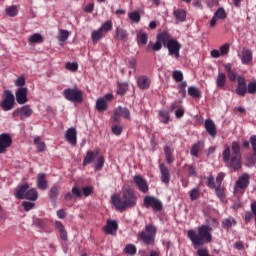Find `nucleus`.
I'll return each mask as SVG.
<instances>
[{
  "label": "nucleus",
  "instance_id": "nucleus-2",
  "mask_svg": "<svg viewBox=\"0 0 256 256\" xmlns=\"http://www.w3.org/2000/svg\"><path fill=\"white\" fill-rule=\"evenodd\" d=\"M222 159L227 167H231L234 171H239L241 169V145L235 141L232 142L231 148L227 146L224 149Z\"/></svg>",
  "mask_w": 256,
  "mask_h": 256
},
{
  "label": "nucleus",
  "instance_id": "nucleus-24",
  "mask_svg": "<svg viewBox=\"0 0 256 256\" xmlns=\"http://www.w3.org/2000/svg\"><path fill=\"white\" fill-rule=\"evenodd\" d=\"M173 16L176 19V23H184L187 19V12L183 9H174Z\"/></svg>",
  "mask_w": 256,
  "mask_h": 256
},
{
  "label": "nucleus",
  "instance_id": "nucleus-42",
  "mask_svg": "<svg viewBox=\"0 0 256 256\" xmlns=\"http://www.w3.org/2000/svg\"><path fill=\"white\" fill-rule=\"evenodd\" d=\"M29 42L34 43H43V36L39 33L32 34L29 38Z\"/></svg>",
  "mask_w": 256,
  "mask_h": 256
},
{
  "label": "nucleus",
  "instance_id": "nucleus-35",
  "mask_svg": "<svg viewBox=\"0 0 256 256\" xmlns=\"http://www.w3.org/2000/svg\"><path fill=\"white\" fill-rule=\"evenodd\" d=\"M137 40H138V43H140L141 45H147V41H148L147 33H145L143 30H139L137 32Z\"/></svg>",
  "mask_w": 256,
  "mask_h": 256
},
{
  "label": "nucleus",
  "instance_id": "nucleus-64",
  "mask_svg": "<svg viewBox=\"0 0 256 256\" xmlns=\"http://www.w3.org/2000/svg\"><path fill=\"white\" fill-rule=\"evenodd\" d=\"M250 145L252 146L253 151H256V135L250 137Z\"/></svg>",
  "mask_w": 256,
  "mask_h": 256
},
{
  "label": "nucleus",
  "instance_id": "nucleus-9",
  "mask_svg": "<svg viewBox=\"0 0 256 256\" xmlns=\"http://www.w3.org/2000/svg\"><path fill=\"white\" fill-rule=\"evenodd\" d=\"M144 206L146 208L151 207L153 211H161V209H163V203L161 200L153 196H146L144 198Z\"/></svg>",
  "mask_w": 256,
  "mask_h": 256
},
{
  "label": "nucleus",
  "instance_id": "nucleus-47",
  "mask_svg": "<svg viewBox=\"0 0 256 256\" xmlns=\"http://www.w3.org/2000/svg\"><path fill=\"white\" fill-rule=\"evenodd\" d=\"M159 115L161 117L160 121L162 123H164L165 125H167V123H169V112L168 111H165V110H161L159 112Z\"/></svg>",
  "mask_w": 256,
  "mask_h": 256
},
{
  "label": "nucleus",
  "instance_id": "nucleus-53",
  "mask_svg": "<svg viewBox=\"0 0 256 256\" xmlns=\"http://www.w3.org/2000/svg\"><path fill=\"white\" fill-rule=\"evenodd\" d=\"M151 49L152 51H161V49H163V44L156 39V42L152 44Z\"/></svg>",
  "mask_w": 256,
  "mask_h": 256
},
{
  "label": "nucleus",
  "instance_id": "nucleus-46",
  "mask_svg": "<svg viewBox=\"0 0 256 256\" xmlns=\"http://www.w3.org/2000/svg\"><path fill=\"white\" fill-rule=\"evenodd\" d=\"M201 195V191L199 188H194L190 191V199L191 201H197Z\"/></svg>",
  "mask_w": 256,
  "mask_h": 256
},
{
  "label": "nucleus",
  "instance_id": "nucleus-37",
  "mask_svg": "<svg viewBox=\"0 0 256 256\" xmlns=\"http://www.w3.org/2000/svg\"><path fill=\"white\" fill-rule=\"evenodd\" d=\"M201 149H203V144L201 142L194 144L190 150V155H192V157H198Z\"/></svg>",
  "mask_w": 256,
  "mask_h": 256
},
{
  "label": "nucleus",
  "instance_id": "nucleus-51",
  "mask_svg": "<svg viewBox=\"0 0 256 256\" xmlns=\"http://www.w3.org/2000/svg\"><path fill=\"white\" fill-rule=\"evenodd\" d=\"M66 69H68V71H77L79 64H77V62H68L66 63Z\"/></svg>",
  "mask_w": 256,
  "mask_h": 256
},
{
  "label": "nucleus",
  "instance_id": "nucleus-3",
  "mask_svg": "<svg viewBox=\"0 0 256 256\" xmlns=\"http://www.w3.org/2000/svg\"><path fill=\"white\" fill-rule=\"evenodd\" d=\"M211 228L209 225H202L198 227V233L195 230L188 231V237L192 244L194 245V249H199L201 245L204 243H211L213 241V236L211 235Z\"/></svg>",
  "mask_w": 256,
  "mask_h": 256
},
{
  "label": "nucleus",
  "instance_id": "nucleus-52",
  "mask_svg": "<svg viewBox=\"0 0 256 256\" xmlns=\"http://www.w3.org/2000/svg\"><path fill=\"white\" fill-rule=\"evenodd\" d=\"M172 77L177 83L183 81V73L181 71H174Z\"/></svg>",
  "mask_w": 256,
  "mask_h": 256
},
{
  "label": "nucleus",
  "instance_id": "nucleus-7",
  "mask_svg": "<svg viewBox=\"0 0 256 256\" xmlns=\"http://www.w3.org/2000/svg\"><path fill=\"white\" fill-rule=\"evenodd\" d=\"M249 187V174H243L237 181L234 186V194H243L245 189Z\"/></svg>",
  "mask_w": 256,
  "mask_h": 256
},
{
  "label": "nucleus",
  "instance_id": "nucleus-29",
  "mask_svg": "<svg viewBox=\"0 0 256 256\" xmlns=\"http://www.w3.org/2000/svg\"><path fill=\"white\" fill-rule=\"evenodd\" d=\"M226 83H227V75H225V73L223 72H219L216 77V87H218V89H223Z\"/></svg>",
  "mask_w": 256,
  "mask_h": 256
},
{
  "label": "nucleus",
  "instance_id": "nucleus-1",
  "mask_svg": "<svg viewBox=\"0 0 256 256\" xmlns=\"http://www.w3.org/2000/svg\"><path fill=\"white\" fill-rule=\"evenodd\" d=\"M111 201L117 211H127V209H133V207L137 205V194L132 188L124 187L122 197L118 194H114L111 197Z\"/></svg>",
  "mask_w": 256,
  "mask_h": 256
},
{
  "label": "nucleus",
  "instance_id": "nucleus-33",
  "mask_svg": "<svg viewBox=\"0 0 256 256\" xmlns=\"http://www.w3.org/2000/svg\"><path fill=\"white\" fill-rule=\"evenodd\" d=\"M104 35H107L110 31H113V22L108 20L104 22L99 28Z\"/></svg>",
  "mask_w": 256,
  "mask_h": 256
},
{
  "label": "nucleus",
  "instance_id": "nucleus-4",
  "mask_svg": "<svg viewBox=\"0 0 256 256\" xmlns=\"http://www.w3.org/2000/svg\"><path fill=\"white\" fill-rule=\"evenodd\" d=\"M157 233V228L152 224L145 227V231L139 234V238L143 241L144 245H153L155 243V235Z\"/></svg>",
  "mask_w": 256,
  "mask_h": 256
},
{
  "label": "nucleus",
  "instance_id": "nucleus-10",
  "mask_svg": "<svg viewBox=\"0 0 256 256\" xmlns=\"http://www.w3.org/2000/svg\"><path fill=\"white\" fill-rule=\"evenodd\" d=\"M122 117L124 119H131V112L129 111V109L119 106L114 110L112 120L115 123H119V121H121Z\"/></svg>",
  "mask_w": 256,
  "mask_h": 256
},
{
  "label": "nucleus",
  "instance_id": "nucleus-61",
  "mask_svg": "<svg viewBox=\"0 0 256 256\" xmlns=\"http://www.w3.org/2000/svg\"><path fill=\"white\" fill-rule=\"evenodd\" d=\"M210 55L213 57V59H219V57H222L221 52L217 49L212 50Z\"/></svg>",
  "mask_w": 256,
  "mask_h": 256
},
{
  "label": "nucleus",
  "instance_id": "nucleus-57",
  "mask_svg": "<svg viewBox=\"0 0 256 256\" xmlns=\"http://www.w3.org/2000/svg\"><path fill=\"white\" fill-rule=\"evenodd\" d=\"M57 195H59V189L56 186H53L50 189V199H57Z\"/></svg>",
  "mask_w": 256,
  "mask_h": 256
},
{
  "label": "nucleus",
  "instance_id": "nucleus-18",
  "mask_svg": "<svg viewBox=\"0 0 256 256\" xmlns=\"http://www.w3.org/2000/svg\"><path fill=\"white\" fill-rule=\"evenodd\" d=\"M117 229H119V224H117V221L115 220H108L104 227L106 235H115V233H117Z\"/></svg>",
  "mask_w": 256,
  "mask_h": 256
},
{
  "label": "nucleus",
  "instance_id": "nucleus-16",
  "mask_svg": "<svg viewBox=\"0 0 256 256\" xmlns=\"http://www.w3.org/2000/svg\"><path fill=\"white\" fill-rule=\"evenodd\" d=\"M238 85L236 88L237 95H240V97H243L245 93H247V82L245 81V77L239 76L237 78Z\"/></svg>",
  "mask_w": 256,
  "mask_h": 256
},
{
  "label": "nucleus",
  "instance_id": "nucleus-59",
  "mask_svg": "<svg viewBox=\"0 0 256 256\" xmlns=\"http://www.w3.org/2000/svg\"><path fill=\"white\" fill-rule=\"evenodd\" d=\"M207 185L209 189H215V178H213V176H208Z\"/></svg>",
  "mask_w": 256,
  "mask_h": 256
},
{
  "label": "nucleus",
  "instance_id": "nucleus-45",
  "mask_svg": "<svg viewBox=\"0 0 256 256\" xmlns=\"http://www.w3.org/2000/svg\"><path fill=\"white\" fill-rule=\"evenodd\" d=\"M128 17L134 23H139V21H141V14H139L138 11H133V12L129 13Z\"/></svg>",
  "mask_w": 256,
  "mask_h": 256
},
{
  "label": "nucleus",
  "instance_id": "nucleus-62",
  "mask_svg": "<svg viewBox=\"0 0 256 256\" xmlns=\"http://www.w3.org/2000/svg\"><path fill=\"white\" fill-rule=\"evenodd\" d=\"M188 172L190 175H192V177H197V170H196L195 166L189 165Z\"/></svg>",
  "mask_w": 256,
  "mask_h": 256
},
{
  "label": "nucleus",
  "instance_id": "nucleus-48",
  "mask_svg": "<svg viewBox=\"0 0 256 256\" xmlns=\"http://www.w3.org/2000/svg\"><path fill=\"white\" fill-rule=\"evenodd\" d=\"M104 163H105V159L103 158V156H99L95 163V170L101 171V169H103Z\"/></svg>",
  "mask_w": 256,
  "mask_h": 256
},
{
  "label": "nucleus",
  "instance_id": "nucleus-38",
  "mask_svg": "<svg viewBox=\"0 0 256 256\" xmlns=\"http://www.w3.org/2000/svg\"><path fill=\"white\" fill-rule=\"evenodd\" d=\"M34 144L36 145L37 151H39L40 153H42V151H45V142L41 141V137L36 136L34 138Z\"/></svg>",
  "mask_w": 256,
  "mask_h": 256
},
{
  "label": "nucleus",
  "instance_id": "nucleus-63",
  "mask_svg": "<svg viewBox=\"0 0 256 256\" xmlns=\"http://www.w3.org/2000/svg\"><path fill=\"white\" fill-rule=\"evenodd\" d=\"M197 254L198 256H210L207 248L198 249Z\"/></svg>",
  "mask_w": 256,
  "mask_h": 256
},
{
  "label": "nucleus",
  "instance_id": "nucleus-12",
  "mask_svg": "<svg viewBox=\"0 0 256 256\" xmlns=\"http://www.w3.org/2000/svg\"><path fill=\"white\" fill-rule=\"evenodd\" d=\"M20 119H27V117H31L33 115V110L29 105H24L21 108L16 109L13 113V117H19Z\"/></svg>",
  "mask_w": 256,
  "mask_h": 256
},
{
  "label": "nucleus",
  "instance_id": "nucleus-44",
  "mask_svg": "<svg viewBox=\"0 0 256 256\" xmlns=\"http://www.w3.org/2000/svg\"><path fill=\"white\" fill-rule=\"evenodd\" d=\"M124 252L126 255H135V253H137V247H135L133 244H128L124 248Z\"/></svg>",
  "mask_w": 256,
  "mask_h": 256
},
{
  "label": "nucleus",
  "instance_id": "nucleus-22",
  "mask_svg": "<svg viewBox=\"0 0 256 256\" xmlns=\"http://www.w3.org/2000/svg\"><path fill=\"white\" fill-rule=\"evenodd\" d=\"M28 190H29V185L27 183L21 186H18L14 193L16 199H25Z\"/></svg>",
  "mask_w": 256,
  "mask_h": 256
},
{
  "label": "nucleus",
  "instance_id": "nucleus-36",
  "mask_svg": "<svg viewBox=\"0 0 256 256\" xmlns=\"http://www.w3.org/2000/svg\"><path fill=\"white\" fill-rule=\"evenodd\" d=\"M93 159H95V152L88 150L86 157L83 160L84 167H87V165H90V163H93Z\"/></svg>",
  "mask_w": 256,
  "mask_h": 256
},
{
  "label": "nucleus",
  "instance_id": "nucleus-21",
  "mask_svg": "<svg viewBox=\"0 0 256 256\" xmlns=\"http://www.w3.org/2000/svg\"><path fill=\"white\" fill-rule=\"evenodd\" d=\"M159 169L162 183H169V181H171V173L169 172V168L166 167L165 164H160Z\"/></svg>",
  "mask_w": 256,
  "mask_h": 256
},
{
  "label": "nucleus",
  "instance_id": "nucleus-26",
  "mask_svg": "<svg viewBox=\"0 0 256 256\" xmlns=\"http://www.w3.org/2000/svg\"><path fill=\"white\" fill-rule=\"evenodd\" d=\"M235 225H237V220H235V218H233V217L224 218L222 220V227L226 231L231 230V228L235 227Z\"/></svg>",
  "mask_w": 256,
  "mask_h": 256
},
{
  "label": "nucleus",
  "instance_id": "nucleus-60",
  "mask_svg": "<svg viewBox=\"0 0 256 256\" xmlns=\"http://www.w3.org/2000/svg\"><path fill=\"white\" fill-rule=\"evenodd\" d=\"M16 87H23L25 85V77L20 76L18 79L15 81Z\"/></svg>",
  "mask_w": 256,
  "mask_h": 256
},
{
  "label": "nucleus",
  "instance_id": "nucleus-41",
  "mask_svg": "<svg viewBox=\"0 0 256 256\" xmlns=\"http://www.w3.org/2000/svg\"><path fill=\"white\" fill-rule=\"evenodd\" d=\"M128 36L127 30H124L123 28H116V38L119 41H125V38Z\"/></svg>",
  "mask_w": 256,
  "mask_h": 256
},
{
  "label": "nucleus",
  "instance_id": "nucleus-17",
  "mask_svg": "<svg viewBox=\"0 0 256 256\" xmlns=\"http://www.w3.org/2000/svg\"><path fill=\"white\" fill-rule=\"evenodd\" d=\"M27 88L20 87L18 91L15 93L16 95V101L19 103V105H25L27 103Z\"/></svg>",
  "mask_w": 256,
  "mask_h": 256
},
{
  "label": "nucleus",
  "instance_id": "nucleus-39",
  "mask_svg": "<svg viewBox=\"0 0 256 256\" xmlns=\"http://www.w3.org/2000/svg\"><path fill=\"white\" fill-rule=\"evenodd\" d=\"M97 111H107V101L102 98H98L96 101Z\"/></svg>",
  "mask_w": 256,
  "mask_h": 256
},
{
  "label": "nucleus",
  "instance_id": "nucleus-56",
  "mask_svg": "<svg viewBox=\"0 0 256 256\" xmlns=\"http://www.w3.org/2000/svg\"><path fill=\"white\" fill-rule=\"evenodd\" d=\"M112 133L118 136L121 135V133H123V127H121L120 125L112 126Z\"/></svg>",
  "mask_w": 256,
  "mask_h": 256
},
{
  "label": "nucleus",
  "instance_id": "nucleus-20",
  "mask_svg": "<svg viewBox=\"0 0 256 256\" xmlns=\"http://www.w3.org/2000/svg\"><path fill=\"white\" fill-rule=\"evenodd\" d=\"M240 59L242 65H250L253 62V51L251 49H243Z\"/></svg>",
  "mask_w": 256,
  "mask_h": 256
},
{
  "label": "nucleus",
  "instance_id": "nucleus-5",
  "mask_svg": "<svg viewBox=\"0 0 256 256\" xmlns=\"http://www.w3.org/2000/svg\"><path fill=\"white\" fill-rule=\"evenodd\" d=\"M64 97L67 101H72L73 103H81L83 101V91L77 87L68 88L64 90Z\"/></svg>",
  "mask_w": 256,
  "mask_h": 256
},
{
  "label": "nucleus",
  "instance_id": "nucleus-32",
  "mask_svg": "<svg viewBox=\"0 0 256 256\" xmlns=\"http://www.w3.org/2000/svg\"><path fill=\"white\" fill-rule=\"evenodd\" d=\"M5 13L8 17H17L19 15V8L16 5L8 6L5 9Z\"/></svg>",
  "mask_w": 256,
  "mask_h": 256
},
{
  "label": "nucleus",
  "instance_id": "nucleus-30",
  "mask_svg": "<svg viewBox=\"0 0 256 256\" xmlns=\"http://www.w3.org/2000/svg\"><path fill=\"white\" fill-rule=\"evenodd\" d=\"M38 197L39 194L37 193V189L31 188L30 190H27L24 199H27L28 201H37Z\"/></svg>",
  "mask_w": 256,
  "mask_h": 256
},
{
  "label": "nucleus",
  "instance_id": "nucleus-8",
  "mask_svg": "<svg viewBox=\"0 0 256 256\" xmlns=\"http://www.w3.org/2000/svg\"><path fill=\"white\" fill-rule=\"evenodd\" d=\"M181 43H179L177 40L173 39L166 45V48L168 49V55L170 57H173L174 59H179L181 57L180 51H181Z\"/></svg>",
  "mask_w": 256,
  "mask_h": 256
},
{
  "label": "nucleus",
  "instance_id": "nucleus-25",
  "mask_svg": "<svg viewBox=\"0 0 256 256\" xmlns=\"http://www.w3.org/2000/svg\"><path fill=\"white\" fill-rule=\"evenodd\" d=\"M156 39H158L164 45V47H167L168 43L170 41H173V38L168 31H163L159 33Z\"/></svg>",
  "mask_w": 256,
  "mask_h": 256
},
{
  "label": "nucleus",
  "instance_id": "nucleus-13",
  "mask_svg": "<svg viewBox=\"0 0 256 256\" xmlns=\"http://www.w3.org/2000/svg\"><path fill=\"white\" fill-rule=\"evenodd\" d=\"M133 181L142 193H147V191H149V184H147V180L141 177V175L134 176Z\"/></svg>",
  "mask_w": 256,
  "mask_h": 256
},
{
  "label": "nucleus",
  "instance_id": "nucleus-58",
  "mask_svg": "<svg viewBox=\"0 0 256 256\" xmlns=\"http://www.w3.org/2000/svg\"><path fill=\"white\" fill-rule=\"evenodd\" d=\"M23 207H24L25 211H31V209H33V207H35V203L29 202V201H24Z\"/></svg>",
  "mask_w": 256,
  "mask_h": 256
},
{
  "label": "nucleus",
  "instance_id": "nucleus-49",
  "mask_svg": "<svg viewBox=\"0 0 256 256\" xmlns=\"http://www.w3.org/2000/svg\"><path fill=\"white\" fill-rule=\"evenodd\" d=\"M214 16L216 19H225L227 17V13L225 12V9L219 8L215 13Z\"/></svg>",
  "mask_w": 256,
  "mask_h": 256
},
{
  "label": "nucleus",
  "instance_id": "nucleus-27",
  "mask_svg": "<svg viewBox=\"0 0 256 256\" xmlns=\"http://www.w3.org/2000/svg\"><path fill=\"white\" fill-rule=\"evenodd\" d=\"M224 69L227 72L230 81H237V73L235 72V69H233V66L230 63L224 64Z\"/></svg>",
  "mask_w": 256,
  "mask_h": 256
},
{
  "label": "nucleus",
  "instance_id": "nucleus-15",
  "mask_svg": "<svg viewBox=\"0 0 256 256\" xmlns=\"http://www.w3.org/2000/svg\"><path fill=\"white\" fill-rule=\"evenodd\" d=\"M36 185L40 191H47L49 183L47 182V175L45 173H39L37 175Z\"/></svg>",
  "mask_w": 256,
  "mask_h": 256
},
{
  "label": "nucleus",
  "instance_id": "nucleus-14",
  "mask_svg": "<svg viewBox=\"0 0 256 256\" xmlns=\"http://www.w3.org/2000/svg\"><path fill=\"white\" fill-rule=\"evenodd\" d=\"M11 143H13L11 136H9L8 134H1L0 135V153H5V151H7V148L11 147Z\"/></svg>",
  "mask_w": 256,
  "mask_h": 256
},
{
  "label": "nucleus",
  "instance_id": "nucleus-6",
  "mask_svg": "<svg viewBox=\"0 0 256 256\" xmlns=\"http://www.w3.org/2000/svg\"><path fill=\"white\" fill-rule=\"evenodd\" d=\"M15 105V95L10 90H5L3 94V100L0 103L1 109L3 111H11Z\"/></svg>",
  "mask_w": 256,
  "mask_h": 256
},
{
  "label": "nucleus",
  "instance_id": "nucleus-31",
  "mask_svg": "<svg viewBox=\"0 0 256 256\" xmlns=\"http://www.w3.org/2000/svg\"><path fill=\"white\" fill-rule=\"evenodd\" d=\"M103 37H105V34L102 32L100 28L97 30H94L91 34V39L93 43H98V41H101Z\"/></svg>",
  "mask_w": 256,
  "mask_h": 256
},
{
  "label": "nucleus",
  "instance_id": "nucleus-34",
  "mask_svg": "<svg viewBox=\"0 0 256 256\" xmlns=\"http://www.w3.org/2000/svg\"><path fill=\"white\" fill-rule=\"evenodd\" d=\"M188 95H190V97H193L194 99H199L201 98V90H199V88L195 86H190L188 88Z\"/></svg>",
  "mask_w": 256,
  "mask_h": 256
},
{
  "label": "nucleus",
  "instance_id": "nucleus-55",
  "mask_svg": "<svg viewBox=\"0 0 256 256\" xmlns=\"http://www.w3.org/2000/svg\"><path fill=\"white\" fill-rule=\"evenodd\" d=\"M220 55L225 56L229 54V44H224L220 47Z\"/></svg>",
  "mask_w": 256,
  "mask_h": 256
},
{
  "label": "nucleus",
  "instance_id": "nucleus-23",
  "mask_svg": "<svg viewBox=\"0 0 256 256\" xmlns=\"http://www.w3.org/2000/svg\"><path fill=\"white\" fill-rule=\"evenodd\" d=\"M205 129L211 137H215L217 135V126L213 120L207 119L205 121Z\"/></svg>",
  "mask_w": 256,
  "mask_h": 256
},
{
  "label": "nucleus",
  "instance_id": "nucleus-28",
  "mask_svg": "<svg viewBox=\"0 0 256 256\" xmlns=\"http://www.w3.org/2000/svg\"><path fill=\"white\" fill-rule=\"evenodd\" d=\"M137 85L140 89H149L151 85V80L147 76H140L137 78Z\"/></svg>",
  "mask_w": 256,
  "mask_h": 256
},
{
  "label": "nucleus",
  "instance_id": "nucleus-19",
  "mask_svg": "<svg viewBox=\"0 0 256 256\" xmlns=\"http://www.w3.org/2000/svg\"><path fill=\"white\" fill-rule=\"evenodd\" d=\"M65 139L70 145H77V130L75 128H69L65 133Z\"/></svg>",
  "mask_w": 256,
  "mask_h": 256
},
{
  "label": "nucleus",
  "instance_id": "nucleus-43",
  "mask_svg": "<svg viewBox=\"0 0 256 256\" xmlns=\"http://www.w3.org/2000/svg\"><path fill=\"white\" fill-rule=\"evenodd\" d=\"M127 89H129V84L127 82L120 83L117 90L118 95H125Z\"/></svg>",
  "mask_w": 256,
  "mask_h": 256
},
{
  "label": "nucleus",
  "instance_id": "nucleus-40",
  "mask_svg": "<svg viewBox=\"0 0 256 256\" xmlns=\"http://www.w3.org/2000/svg\"><path fill=\"white\" fill-rule=\"evenodd\" d=\"M69 35H71V33L69 31L59 30L57 39H58V41H61L62 43H64V41H67L69 39Z\"/></svg>",
  "mask_w": 256,
  "mask_h": 256
},
{
  "label": "nucleus",
  "instance_id": "nucleus-54",
  "mask_svg": "<svg viewBox=\"0 0 256 256\" xmlns=\"http://www.w3.org/2000/svg\"><path fill=\"white\" fill-rule=\"evenodd\" d=\"M247 92L251 95H255L256 93V82H250L248 84Z\"/></svg>",
  "mask_w": 256,
  "mask_h": 256
},
{
  "label": "nucleus",
  "instance_id": "nucleus-50",
  "mask_svg": "<svg viewBox=\"0 0 256 256\" xmlns=\"http://www.w3.org/2000/svg\"><path fill=\"white\" fill-rule=\"evenodd\" d=\"M215 191H216L217 197H218L221 201H223V199H225V189L222 188L221 186H217L216 189H215Z\"/></svg>",
  "mask_w": 256,
  "mask_h": 256
},
{
  "label": "nucleus",
  "instance_id": "nucleus-11",
  "mask_svg": "<svg viewBox=\"0 0 256 256\" xmlns=\"http://www.w3.org/2000/svg\"><path fill=\"white\" fill-rule=\"evenodd\" d=\"M72 193L78 199H82V197H89V195H91V193H93V187L85 186L81 189V188H79V186H74L72 188Z\"/></svg>",
  "mask_w": 256,
  "mask_h": 256
}]
</instances>
